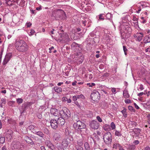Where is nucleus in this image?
Returning a JSON list of instances; mask_svg holds the SVG:
<instances>
[{"label": "nucleus", "mask_w": 150, "mask_h": 150, "mask_svg": "<svg viewBox=\"0 0 150 150\" xmlns=\"http://www.w3.org/2000/svg\"><path fill=\"white\" fill-rule=\"evenodd\" d=\"M5 1V3L7 6H11L12 5V3L11 0H6Z\"/></svg>", "instance_id": "e433bc0d"}, {"label": "nucleus", "mask_w": 150, "mask_h": 150, "mask_svg": "<svg viewBox=\"0 0 150 150\" xmlns=\"http://www.w3.org/2000/svg\"><path fill=\"white\" fill-rule=\"evenodd\" d=\"M125 101L126 103H131V100L129 99L125 100Z\"/></svg>", "instance_id": "bf43d9fd"}, {"label": "nucleus", "mask_w": 150, "mask_h": 150, "mask_svg": "<svg viewBox=\"0 0 150 150\" xmlns=\"http://www.w3.org/2000/svg\"><path fill=\"white\" fill-rule=\"evenodd\" d=\"M77 54L78 56V57L81 59V60H79V61L81 62V63H82L84 59V57L83 55L82 54L80 53H78Z\"/></svg>", "instance_id": "a878e982"}, {"label": "nucleus", "mask_w": 150, "mask_h": 150, "mask_svg": "<svg viewBox=\"0 0 150 150\" xmlns=\"http://www.w3.org/2000/svg\"><path fill=\"white\" fill-rule=\"evenodd\" d=\"M139 142L138 140H135L133 142V144L136 145L138 144H139Z\"/></svg>", "instance_id": "13d9d810"}, {"label": "nucleus", "mask_w": 150, "mask_h": 150, "mask_svg": "<svg viewBox=\"0 0 150 150\" xmlns=\"http://www.w3.org/2000/svg\"><path fill=\"white\" fill-rule=\"evenodd\" d=\"M90 97L92 100L97 102L100 98V95L98 91L94 90L91 94Z\"/></svg>", "instance_id": "39448f33"}, {"label": "nucleus", "mask_w": 150, "mask_h": 150, "mask_svg": "<svg viewBox=\"0 0 150 150\" xmlns=\"http://www.w3.org/2000/svg\"><path fill=\"white\" fill-rule=\"evenodd\" d=\"M124 109L123 110H122L121 111V112L122 113L123 116L124 117H127V114L126 112V108L125 107L123 108Z\"/></svg>", "instance_id": "cd10ccee"}, {"label": "nucleus", "mask_w": 150, "mask_h": 150, "mask_svg": "<svg viewBox=\"0 0 150 150\" xmlns=\"http://www.w3.org/2000/svg\"><path fill=\"white\" fill-rule=\"evenodd\" d=\"M33 133L41 137L42 138H44V137L45 136L44 134L42 132L40 131H39L38 132L35 131V132H33Z\"/></svg>", "instance_id": "5701e85b"}, {"label": "nucleus", "mask_w": 150, "mask_h": 150, "mask_svg": "<svg viewBox=\"0 0 150 150\" xmlns=\"http://www.w3.org/2000/svg\"><path fill=\"white\" fill-rule=\"evenodd\" d=\"M139 88L141 90H143L144 89V88L143 87V85L142 84H140L139 85Z\"/></svg>", "instance_id": "0e129e2a"}, {"label": "nucleus", "mask_w": 150, "mask_h": 150, "mask_svg": "<svg viewBox=\"0 0 150 150\" xmlns=\"http://www.w3.org/2000/svg\"><path fill=\"white\" fill-rule=\"evenodd\" d=\"M5 141V137L4 136L0 135V144H4Z\"/></svg>", "instance_id": "7c9ffc66"}, {"label": "nucleus", "mask_w": 150, "mask_h": 150, "mask_svg": "<svg viewBox=\"0 0 150 150\" xmlns=\"http://www.w3.org/2000/svg\"><path fill=\"white\" fill-rule=\"evenodd\" d=\"M105 15L103 13L100 14L99 15V19L102 21L104 20V16Z\"/></svg>", "instance_id": "4c0bfd02"}, {"label": "nucleus", "mask_w": 150, "mask_h": 150, "mask_svg": "<svg viewBox=\"0 0 150 150\" xmlns=\"http://www.w3.org/2000/svg\"><path fill=\"white\" fill-rule=\"evenodd\" d=\"M16 101L18 104H20L23 103V100L21 98H18L16 99Z\"/></svg>", "instance_id": "a19ab883"}, {"label": "nucleus", "mask_w": 150, "mask_h": 150, "mask_svg": "<svg viewBox=\"0 0 150 150\" xmlns=\"http://www.w3.org/2000/svg\"><path fill=\"white\" fill-rule=\"evenodd\" d=\"M123 49L125 53V55H127V51L128 50L127 49L126 47L125 46H123Z\"/></svg>", "instance_id": "a18cd8bd"}, {"label": "nucleus", "mask_w": 150, "mask_h": 150, "mask_svg": "<svg viewBox=\"0 0 150 150\" xmlns=\"http://www.w3.org/2000/svg\"><path fill=\"white\" fill-rule=\"evenodd\" d=\"M111 90H112V93H113L115 94L116 93V88H112Z\"/></svg>", "instance_id": "680f3d73"}, {"label": "nucleus", "mask_w": 150, "mask_h": 150, "mask_svg": "<svg viewBox=\"0 0 150 150\" xmlns=\"http://www.w3.org/2000/svg\"><path fill=\"white\" fill-rule=\"evenodd\" d=\"M86 127V125L84 123V125H81V126L79 127V128L78 129V130L80 131V130H81V129H83L84 128H85Z\"/></svg>", "instance_id": "49530a36"}, {"label": "nucleus", "mask_w": 150, "mask_h": 150, "mask_svg": "<svg viewBox=\"0 0 150 150\" xmlns=\"http://www.w3.org/2000/svg\"><path fill=\"white\" fill-rule=\"evenodd\" d=\"M69 145V142L67 139H64L62 141V145L64 148H66Z\"/></svg>", "instance_id": "6ab92c4d"}, {"label": "nucleus", "mask_w": 150, "mask_h": 150, "mask_svg": "<svg viewBox=\"0 0 150 150\" xmlns=\"http://www.w3.org/2000/svg\"><path fill=\"white\" fill-rule=\"evenodd\" d=\"M96 118L98 120L99 122H101L102 121V120L101 119V118L99 116H97L96 117Z\"/></svg>", "instance_id": "5fc2aeb1"}, {"label": "nucleus", "mask_w": 150, "mask_h": 150, "mask_svg": "<svg viewBox=\"0 0 150 150\" xmlns=\"http://www.w3.org/2000/svg\"><path fill=\"white\" fill-rule=\"evenodd\" d=\"M132 20L133 21H136V23H134L135 24L136 26L139 27L138 22V18H136L135 16H133Z\"/></svg>", "instance_id": "c756f323"}, {"label": "nucleus", "mask_w": 150, "mask_h": 150, "mask_svg": "<svg viewBox=\"0 0 150 150\" xmlns=\"http://www.w3.org/2000/svg\"><path fill=\"white\" fill-rule=\"evenodd\" d=\"M1 104L5 105L6 103V99L5 98H2L1 100Z\"/></svg>", "instance_id": "c03bdc74"}, {"label": "nucleus", "mask_w": 150, "mask_h": 150, "mask_svg": "<svg viewBox=\"0 0 150 150\" xmlns=\"http://www.w3.org/2000/svg\"><path fill=\"white\" fill-rule=\"evenodd\" d=\"M25 1L24 0H22L20 2L21 6H24Z\"/></svg>", "instance_id": "4d7b16f0"}, {"label": "nucleus", "mask_w": 150, "mask_h": 150, "mask_svg": "<svg viewBox=\"0 0 150 150\" xmlns=\"http://www.w3.org/2000/svg\"><path fill=\"white\" fill-rule=\"evenodd\" d=\"M144 150H150V148L149 146H147L144 148Z\"/></svg>", "instance_id": "774afa93"}, {"label": "nucleus", "mask_w": 150, "mask_h": 150, "mask_svg": "<svg viewBox=\"0 0 150 150\" xmlns=\"http://www.w3.org/2000/svg\"><path fill=\"white\" fill-rule=\"evenodd\" d=\"M136 148V146L134 145H129L128 146V149L130 150H134Z\"/></svg>", "instance_id": "473e14b6"}, {"label": "nucleus", "mask_w": 150, "mask_h": 150, "mask_svg": "<svg viewBox=\"0 0 150 150\" xmlns=\"http://www.w3.org/2000/svg\"><path fill=\"white\" fill-rule=\"evenodd\" d=\"M15 47L19 51L25 52L28 49V47L25 41L22 40H19L16 42Z\"/></svg>", "instance_id": "f257e3e1"}, {"label": "nucleus", "mask_w": 150, "mask_h": 150, "mask_svg": "<svg viewBox=\"0 0 150 150\" xmlns=\"http://www.w3.org/2000/svg\"><path fill=\"white\" fill-rule=\"evenodd\" d=\"M37 117L39 119H41L42 118V115L40 113H38L37 115Z\"/></svg>", "instance_id": "69168bd1"}, {"label": "nucleus", "mask_w": 150, "mask_h": 150, "mask_svg": "<svg viewBox=\"0 0 150 150\" xmlns=\"http://www.w3.org/2000/svg\"><path fill=\"white\" fill-rule=\"evenodd\" d=\"M52 16L56 20H64L67 18L65 12L62 10L60 9L54 11L52 14Z\"/></svg>", "instance_id": "f03ea898"}, {"label": "nucleus", "mask_w": 150, "mask_h": 150, "mask_svg": "<svg viewBox=\"0 0 150 150\" xmlns=\"http://www.w3.org/2000/svg\"><path fill=\"white\" fill-rule=\"evenodd\" d=\"M56 147L59 150H64V148L62 145V144L59 145L58 144H57Z\"/></svg>", "instance_id": "c9c22d12"}, {"label": "nucleus", "mask_w": 150, "mask_h": 150, "mask_svg": "<svg viewBox=\"0 0 150 150\" xmlns=\"http://www.w3.org/2000/svg\"><path fill=\"white\" fill-rule=\"evenodd\" d=\"M74 120L76 121V122L74 124L73 127L74 129L78 130V129L82 125H84V123L82 122L79 120H77L76 119Z\"/></svg>", "instance_id": "9b49d317"}, {"label": "nucleus", "mask_w": 150, "mask_h": 150, "mask_svg": "<svg viewBox=\"0 0 150 150\" xmlns=\"http://www.w3.org/2000/svg\"><path fill=\"white\" fill-rule=\"evenodd\" d=\"M67 98L66 97H63L62 98V100L65 102L67 101Z\"/></svg>", "instance_id": "338daca9"}, {"label": "nucleus", "mask_w": 150, "mask_h": 150, "mask_svg": "<svg viewBox=\"0 0 150 150\" xmlns=\"http://www.w3.org/2000/svg\"><path fill=\"white\" fill-rule=\"evenodd\" d=\"M103 129L105 131H109L111 130V128L109 125L105 124L103 126Z\"/></svg>", "instance_id": "393cba45"}, {"label": "nucleus", "mask_w": 150, "mask_h": 150, "mask_svg": "<svg viewBox=\"0 0 150 150\" xmlns=\"http://www.w3.org/2000/svg\"><path fill=\"white\" fill-rule=\"evenodd\" d=\"M81 146H76V148L77 150H83V148Z\"/></svg>", "instance_id": "603ef678"}, {"label": "nucleus", "mask_w": 150, "mask_h": 150, "mask_svg": "<svg viewBox=\"0 0 150 150\" xmlns=\"http://www.w3.org/2000/svg\"><path fill=\"white\" fill-rule=\"evenodd\" d=\"M103 139L105 143L106 144H111L112 141L111 133L110 132L105 133L103 136Z\"/></svg>", "instance_id": "20e7f679"}, {"label": "nucleus", "mask_w": 150, "mask_h": 150, "mask_svg": "<svg viewBox=\"0 0 150 150\" xmlns=\"http://www.w3.org/2000/svg\"><path fill=\"white\" fill-rule=\"evenodd\" d=\"M106 17L107 19L111 20L112 18V15L110 13H108L106 14Z\"/></svg>", "instance_id": "72a5a7b5"}, {"label": "nucleus", "mask_w": 150, "mask_h": 150, "mask_svg": "<svg viewBox=\"0 0 150 150\" xmlns=\"http://www.w3.org/2000/svg\"><path fill=\"white\" fill-rule=\"evenodd\" d=\"M143 37V36H139L137 38V40L139 41H141L142 39V38Z\"/></svg>", "instance_id": "8fccbe9b"}, {"label": "nucleus", "mask_w": 150, "mask_h": 150, "mask_svg": "<svg viewBox=\"0 0 150 150\" xmlns=\"http://www.w3.org/2000/svg\"><path fill=\"white\" fill-rule=\"evenodd\" d=\"M76 96L78 98H81L83 99L85 98L84 96L82 94L80 95H77Z\"/></svg>", "instance_id": "de8ad7c7"}, {"label": "nucleus", "mask_w": 150, "mask_h": 150, "mask_svg": "<svg viewBox=\"0 0 150 150\" xmlns=\"http://www.w3.org/2000/svg\"><path fill=\"white\" fill-rule=\"evenodd\" d=\"M128 109L132 112H135V110L134 108L131 106H129L128 107Z\"/></svg>", "instance_id": "37998d69"}, {"label": "nucleus", "mask_w": 150, "mask_h": 150, "mask_svg": "<svg viewBox=\"0 0 150 150\" xmlns=\"http://www.w3.org/2000/svg\"><path fill=\"white\" fill-rule=\"evenodd\" d=\"M110 126L112 129H114L115 128V125L113 122H112L111 123Z\"/></svg>", "instance_id": "79ce46f5"}, {"label": "nucleus", "mask_w": 150, "mask_h": 150, "mask_svg": "<svg viewBox=\"0 0 150 150\" xmlns=\"http://www.w3.org/2000/svg\"><path fill=\"white\" fill-rule=\"evenodd\" d=\"M80 45L77 44L75 42L73 43L71 45V47L72 48L77 47H80Z\"/></svg>", "instance_id": "c85d7f7f"}, {"label": "nucleus", "mask_w": 150, "mask_h": 150, "mask_svg": "<svg viewBox=\"0 0 150 150\" xmlns=\"http://www.w3.org/2000/svg\"><path fill=\"white\" fill-rule=\"evenodd\" d=\"M59 113L60 116L66 119H68L71 116L70 111L66 108H63L62 110H60Z\"/></svg>", "instance_id": "7ed1b4c3"}, {"label": "nucleus", "mask_w": 150, "mask_h": 150, "mask_svg": "<svg viewBox=\"0 0 150 150\" xmlns=\"http://www.w3.org/2000/svg\"><path fill=\"white\" fill-rule=\"evenodd\" d=\"M120 145L119 144L115 143L113 145V148L115 149H117L118 147L119 148Z\"/></svg>", "instance_id": "ea45409f"}, {"label": "nucleus", "mask_w": 150, "mask_h": 150, "mask_svg": "<svg viewBox=\"0 0 150 150\" xmlns=\"http://www.w3.org/2000/svg\"><path fill=\"white\" fill-rule=\"evenodd\" d=\"M144 43H146L150 42V34L145 36L144 38Z\"/></svg>", "instance_id": "b1692460"}, {"label": "nucleus", "mask_w": 150, "mask_h": 150, "mask_svg": "<svg viewBox=\"0 0 150 150\" xmlns=\"http://www.w3.org/2000/svg\"><path fill=\"white\" fill-rule=\"evenodd\" d=\"M87 85L89 86V87H92L93 86H95V84L93 83H88L87 84Z\"/></svg>", "instance_id": "3c124183"}, {"label": "nucleus", "mask_w": 150, "mask_h": 150, "mask_svg": "<svg viewBox=\"0 0 150 150\" xmlns=\"http://www.w3.org/2000/svg\"><path fill=\"white\" fill-rule=\"evenodd\" d=\"M13 132L11 129L8 130L6 132V137L8 141H10L13 138Z\"/></svg>", "instance_id": "9d476101"}, {"label": "nucleus", "mask_w": 150, "mask_h": 150, "mask_svg": "<svg viewBox=\"0 0 150 150\" xmlns=\"http://www.w3.org/2000/svg\"><path fill=\"white\" fill-rule=\"evenodd\" d=\"M143 5H141L140 6L138 7L137 8L136 13H139L140 11H141L142 9L144 8Z\"/></svg>", "instance_id": "2f4dec72"}, {"label": "nucleus", "mask_w": 150, "mask_h": 150, "mask_svg": "<svg viewBox=\"0 0 150 150\" xmlns=\"http://www.w3.org/2000/svg\"><path fill=\"white\" fill-rule=\"evenodd\" d=\"M143 95H146V92H141L137 94V96L140 97L142 96Z\"/></svg>", "instance_id": "864d4df0"}, {"label": "nucleus", "mask_w": 150, "mask_h": 150, "mask_svg": "<svg viewBox=\"0 0 150 150\" xmlns=\"http://www.w3.org/2000/svg\"><path fill=\"white\" fill-rule=\"evenodd\" d=\"M78 131L80 132L81 134V136H82V134H85L87 133L88 130L87 128L86 127L84 128L83 129H81L80 131L78 130Z\"/></svg>", "instance_id": "4be33fe9"}, {"label": "nucleus", "mask_w": 150, "mask_h": 150, "mask_svg": "<svg viewBox=\"0 0 150 150\" xmlns=\"http://www.w3.org/2000/svg\"><path fill=\"white\" fill-rule=\"evenodd\" d=\"M61 135L59 132H55L53 136V139L54 141L59 142L61 139Z\"/></svg>", "instance_id": "f8f14e48"}, {"label": "nucleus", "mask_w": 150, "mask_h": 150, "mask_svg": "<svg viewBox=\"0 0 150 150\" xmlns=\"http://www.w3.org/2000/svg\"><path fill=\"white\" fill-rule=\"evenodd\" d=\"M131 28L129 27H124L122 29H121L120 31L121 35L123 37H126V35H128L131 32Z\"/></svg>", "instance_id": "423d86ee"}, {"label": "nucleus", "mask_w": 150, "mask_h": 150, "mask_svg": "<svg viewBox=\"0 0 150 150\" xmlns=\"http://www.w3.org/2000/svg\"><path fill=\"white\" fill-rule=\"evenodd\" d=\"M44 132L47 134H48L49 133V131L47 128H45L43 129Z\"/></svg>", "instance_id": "09e8293b"}, {"label": "nucleus", "mask_w": 150, "mask_h": 150, "mask_svg": "<svg viewBox=\"0 0 150 150\" xmlns=\"http://www.w3.org/2000/svg\"><path fill=\"white\" fill-rule=\"evenodd\" d=\"M30 106V103L28 102L24 103L22 105L20 111L21 116L23 115V113L25 112L26 110Z\"/></svg>", "instance_id": "0eeeda50"}, {"label": "nucleus", "mask_w": 150, "mask_h": 150, "mask_svg": "<svg viewBox=\"0 0 150 150\" xmlns=\"http://www.w3.org/2000/svg\"><path fill=\"white\" fill-rule=\"evenodd\" d=\"M53 89L57 93H59L62 91V88L58 86L54 87L53 88Z\"/></svg>", "instance_id": "412c9836"}, {"label": "nucleus", "mask_w": 150, "mask_h": 150, "mask_svg": "<svg viewBox=\"0 0 150 150\" xmlns=\"http://www.w3.org/2000/svg\"><path fill=\"white\" fill-rule=\"evenodd\" d=\"M80 136H76V138L78 144L79 145H82L83 144L82 136L80 135Z\"/></svg>", "instance_id": "a211bd4d"}, {"label": "nucleus", "mask_w": 150, "mask_h": 150, "mask_svg": "<svg viewBox=\"0 0 150 150\" xmlns=\"http://www.w3.org/2000/svg\"><path fill=\"white\" fill-rule=\"evenodd\" d=\"M61 41L63 43H67L70 41L69 36L67 34H63L61 35Z\"/></svg>", "instance_id": "1a4fd4ad"}, {"label": "nucleus", "mask_w": 150, "mask_h": 150, "mask_svg": "<svg viewBox=\"0 0 150 150\" xmlns=\"http://www.w3.org/2000/svg\"><path fill=\"white\" fill-rule=\"evenodd\" d=\"M90 127L93 129H97L99 127V124L95 120H93L90 122Z\"/></svg>", "instance_id": "6e6552de"}, {"label": "nucleus", "mask_w": 150, "mask_h": 150, "mask_svg": "<svg viewBox=\"0 0 150 150\" xmlns=\"http://www.w3.org/2000/svg\"><path fill=\"white\" fill-rule=\"evenodd\" d=\"M141 130L139 128H136L135 129L133 130V132H134L135 134H137L138 136L140 134Z\"/></svg>", "instance_id": "bb28decb"}, {"label": "nucleus", "mask_w": 150, "mask_h": 150, "mask_svg": "<svg viewBox=\"0 0 150 150\" xmlns=\"http://www.w3.org/2000/svg\"><path fill=\"white\" fill-rule=\"evenodd\" d=\"M84 147L86 150H90V147L88 144L87 142H85L84 144Z\"/></svg>", "instance_id": "58836bf2"}, {"label": "nucleus", "mask_w": 150, "mask_h": 150, "mask_svg": "<svg viewBox=\"0 0 150 150\" xmlns=\"http://www.w3.org/2000/svg\"><path fill=\"white\" fill-rule=\"evenodd\" d=\"M25 141L28 144L31 145H33L34 144V142L33 141L32 139L27 136H25L24 138Z\"/></svg>", "instance_id": "dca6fc26"}, {"label": "nucleus", "mask_w": 150, "mask_h": 150, "mask_svg": "<svg viewBox=\"0 0 150 150\" xmlns=\"http://www.w3.org/2000/svg\"><path fill=\"white\" fill-rule=\"evenodd\" d=\"M50 125L54 129H56L58 126L57 120L54 119L51 120L50 121Z\"/></svg>", "instance_id": "ddd939ff"}, {"label": "nucleus", "mask_w": 150, "mask_h": 150, "mask_svg": "<svg viewBox=\"0 0 150 150\" xmlns=\"http://www.w3.org/2000/svg\"><path fill=\"white\" fill-rule=\"evenodd\" d=\"M30 31L29 33V35H32L34 34L35 32L34 30H30Z\"/></svg>", "instance_id": "6e6d98bb"}, {"label": "nucleus", "mask_w": 150, "mask_h": 150, "mask_svg": "<svg viewBox=\"0 0 150 150\" xmlns=\"http://www.w3.org/2000/svg\"><path fill=\"white\" fill-rule=\"evenodd\" d=\"M115 135L116 136L118 137H121L122 136V134L120 131H119L116 130H115Z\"/></svg>", "instance_id": "f704fd0d"}, {"label": "nucleus", "mask_w": 150, "mask_h": 150, "mask_svg": "<svg viewBox=\"0 0 150 150\" xmlns=\"http://www.w3.org/2000/svg\"><path fill=\"white\" fill-rule=\"evenodd\" d=\"M57 122L59 126H62L64 124L65 122L64 118L62 117H59L58 119Z\"/></svg>", "instance_id": "2eb2a0df"}, {"label": "nucleus", "mask_w": 150, "mask_h": 150, "mask_svg": "<svg viewBox=\"0 0 150 150\" xmlns=\"http://www.w3.org/2000/svg\"><path fill=\"white\" fill-rule=\"evenodd\" d=\"M123 96L125 98H128L129 97V95L128 93V91L126 89V88H125V90L123 92Z\"/></svg>", "instance_id": "aec40b11"}, {"label": "nucleus", "mask_w": 150, "mask_h": 150, "mask_svg": "<svg viewBox=\"0 0 150 150\" xmlns=\"http://www.w3.org/2000/svg\"><path fill=\"white\" fill-rule=\"evenodd\" d=\"M72 99H73V100L75 101L77 100L78 98L76 96H76H73V97Z\"/></svg>", "instance_id": "052dcab7"}, {"label": "nucleus", "mask_w": 150, "mask_h": 150, "mask_svg": "<svg viewBox=\"0 0 150 150\" xmlns=\"http://www.w3.org/2000/svg\"><path fill=\"white\" fill-rule=\"evenodd\" d=\"M13 104L14 102L12 101H10L8 103V105L10 106H13Z\"/></svg>", "instance_id": "e2e57ef3"}, {"label": "nucleus", "mask_w": 150, "mask_h": 150, "mask_svg": "<svg viewBox=\"0 0 150 150\" xmlns=\"http://www.w3.org/2000/svg\"><path fill=\"white\" fill-rule=\"evenodd\" d=\"M45 144L52 150H55V147L54 145L49 140H47L45 142Z\"/></svg>", "instance_id": "4468645a"}, {"label": "nucleus", "mask_w": 150, "mask_h": 150, "mask_svg": "<svg viewBox=\"0 0 150 150\" xmlns=\"http://www.w3.org/2000/svg\"><path fill=\"white\" fill-rule=\"evenodd\" d=\"M11 56L10 54L6 55L4 58L2 64L3 65H6L10 60Z\"/></svg>", "instance_id": "f3484780"}]
</instances>
